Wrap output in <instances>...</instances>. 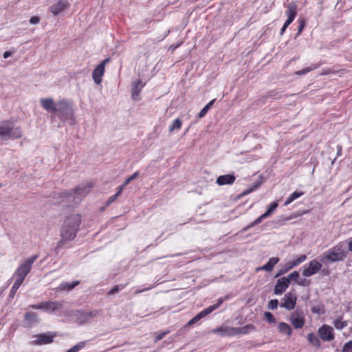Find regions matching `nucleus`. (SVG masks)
<instances>
[{
	"label": "nucleus",
	"instance_id": "53",
	"mask_svg": "<svg viewBox=\"0 0 352 352\" xmlns=\"http://www.w3.org/2000/svg\"><path fill=\"white\" fill-rule=\"evenodd\" d=\"M40 21V18L38 17V16H32L30 19V23L31 24H37Z\"/></svg>",
	"mask_w": 352,
	"mask_h": 352
},
{
	"label": "nucleus",
	"instance_id": "55",
	"mask_svg": "<svg viewBox=\"0 0 352 352\" xmlns=\"http://www.w3.org/2000/svg\"><path fill=\"white\" fill-rule=\"evenodd\" d=\"M287 265H288L289 268L292 269L293 267L298 265V263H296V261L294 260L292 262H289Z\"/></svg>",
	"mask_w": 352,
	"mask_h": 352
},
{
	"label": "nucleus",
	"instance_id": "61",
	"mask_svg": "<svg viewBox=\"0 0 352 352\" xmlns=\"http://www.w3.org/2000/svg\"><path fill=\"white\" fill-rule=\"evenodd\" d=\"M337 148H338L337 155L340 156V155H341V153H342V146L340 145H338L337 146Z\"/></svg>",
	"mask_w": 352,
	"mask_h": 352
},
{
	"label": "nucleus",
	"instance_id": "34",
	"mask_svg": "<svg viewBox=\"0 0 352 352\" xmlns=\"http://www.w3.org/2000/svg\"><path fill=\"white\" fill-rule=\"evenodd\" d=\"M334 327L338 329L342 330L347 326V322L342 320V318H338L333 322Z\"/></svg>",
	"mask_w": 352,
	"mask_h": 352
},
{
	"label": "nucleus",
	"instance_id": "32",
	"mask_svg": "<svg viewBox=\"0 0 352 352\" xmlns=\"http://www.w3.org/2000/svg\"><path fill=\"white\" fill-rule=\"evenodd\" d=\"M319 66V64H314L312 66L307 67L302 70L296 72V74L298 76L306 74L307 73L317 69Z\"/></svg>",
	"mask_w": 352,
	"mask_h": 352
},
{
	"label": "nucleus",
	"instance_id": "48",
	"mask_svg": "<svg viewBox=\"0 0 352 352\" xmlns=\"http://www.w3.org/2000/svg\"><path fill=\"white\" fill-rule=\"evenodd\" d=\"M289 270H290V268H289L288 265H287L285 268L280 270L276 273V274L275 275V278H278V277L282 276L283 274H284L286 272H287Z\"/></svg>",
	"mask_w": 352,
	"mask_h": 352
},
{
	"label": "nucleus",
	"instance_id": "13",
	"mask_svg": "<svg viewBox=\"0 0 352 352\" xmlns=\"http://www.w3.org/2000/svg\"><path fill=\"white\" fill-rule=\"evenodd\" d=\"M285 14L287 16V19L285 22V24L289 26L293 22L297 14V6L294 2H291L287 6Z\"/></svg>",
	"mask_w": 352,
	"mask_h": 352
},
{
	"label": "nucleus",
	"instance_id": "5",
	"mask_svg": "<svg viewBox=\"0 0 352 352\" xmlns=\"http://www.w3.org/2000/svg\"><path fill=\"white\" fill-rule=\"evenodd\" d=\"M22 136V131L19 127H14L10 122H3L0 124V138L2 140L20 138Z\"/></svg>",
	"mask_w": 352,
	"mask_h": 352
},
{
	"label": "nucleus",
	"instance_id": "47",
	"mask_svg": "<svg viewBox=\"0 0 352 352\" xmlns=\"http://www.w3.org/2000/svg\"><path fill=\"white\" fill-rule=\"evenodd\" d=\"M77 320L80 323H85V322H87L89 320V319L84 316V312H80V313L79 316H78V318H77Z\"/></svg>",
	"mask_w": 352,
	"mask_h": 352
},
{
	"label": "nucleus",
	"instance_id": "29",
	"mask_svg": "<svg viewBox=\"0 0 352 352\" xmlns=\"http://www.w3.org/2000/svg\"><path fill=\"white\" fill-rule=\"evenodd\" d=\"M303 194H304L303 192H298V191L294 192L287 199V200L285 201L284 205L285 206H287V205L290 204L292 201H294L295 199H296L299 198L300 197H301Z\"/></svg>",
	"mask_w": 352,
	"mask_h": 352
},
{
	"label": "nucleus",
	"instance_id": "23",
	"mask_svg": "<svg viewBox=\"0 0 352 352\" xmlns=\"http://www.w3.org/2000/svg\"><path fill=\"white\" fill-rule=\"evenodd\" d=\"M37 340H34L33 343L37 345L50 344L53 342V336L41 333L36 336Z\"/></svg>",
	"mask_w": 352,
	"mask_h": 352
},
{
	"label": "nucleus",
	"instance_id": "35",
	"mask_svg": "<svg viewBox=\"0 0 352 352\" xmlns=\"http://www.w3.org/2000/svg\"><path fill=\"white\" fill-rule=\"evenodd\" d=\"M12 278H16L14 283L17 284L18 285L21 286L23 283V280H25V277L20 274H16V272L12 275Z\"/></svg>",
	"mask_w": 352,
	"mask_h": 352
},
{
	"label": "nucleus",
	"instance_id": "22",
	"mask_svg": "<svg viewBox=\"0 0 352 352\" xmlns=\"http://www.w3.org/2000/svg\"><path fill=\"white\" fill-rule=\"evenodd\" d=\"M144 86V84L139 80L137 82H134L132 85V94L131 97L133 100H138L141 92L142 89Z\"/></svg>",
	"mask_w": 352,
	"mask_h": 352
},
{
	"label": "nucleus",
	"instance_id": "26",
	"mask_svg": "<svg viewBox=\"0 0 352 352\" xmlns=\"http://www.w3.org/2000/svg\"><path fill=\"white\" fill-rule=\"evenodd\" d=\"M79 283H80V281H78V280H74L71 283L65 282V283H61L59 286V288L61 290L70 291L72 289H74L76 286L79 285Z\"/></svg>",
	"mask_w": 352,
	"mask_h": 352
},
{
	"label": "nucleus",
	"instance_id": "56",
	"mask_svg": "<svg viewBox=\"0 0 352 352\" xmlns=\"http://www.w3.org/2000/svg\"><path fill=\"white\" fill-rule=\"evenodd\" d=\"M110 61L109 58H107L104 59L99 65H102L103 67H105V65Z\"/></svg>",
	"mask_w": 352,
	"mask_h": 352
},
{
	"label": "nucleus",
	"instance_id": "30",
	"mask_svg": "<svg viewBox=\"0 0 352 352\" xmlns=\"http://www.w3.org/2000/svg\"><path fill=\"white\" fill-rule=\"evenodd\" d=\"M278 204L276 201L272 202L269 206L265 211V213H263L267 217H269L272 215V214L275 211V210L277 208Z\"/></svg>",
	"mask_w": 352,
	"mask_h": 352
},
{
	"label": "nucleus",
	"instance_id": "31",
	"mask_svg": "<svg viewBox=\"0 0 352 352\" xmlns=\"http://www.w3.org/2000/svg\"><path fill=\"white\" fill-rule=\"evenodd\" d=\"M215 101V99L212 100L210 102H209L199 113V118H201L204 116H206L208 110L211 108V107L213 105L214 102Z\"/></svg>",
	"mask_w": 352,
	"mask_h": 352
},
{
	"label": "nucleus",
	"instance_id": "52",
	"mask_svg": "<svg viewBox=\"0 0 352 352\" xmlns=\"http://www.w3.org/2000/svg\"><path fill=\"white\" fill-rule=\"evenodd\" d=\"M257 187V186L256 185L254 188H250V189H248L245 191H243L241 194V197H243V196H245V195H247L248 194H250V192H252Z\"/></svg>",
	"mask_w": 352,
	"mask_h": 352
},
{
	"label": "nucleus",
	"instance_id": "16",
	"mask_svg": "<svg viewBox=\"0 0 352 352\" xmlns=\"http://www.w3.org/2000/svg\"><path fill=\"white\" fill-rule=\"evenodd\" d=\"M40 102L42 107L45 110L50 111L54 114L57 107V102H54L52 98H41Z\"/></svg>",
	"mask_w": 352,
	"mask_h": 352
},
{
	"label": "nucleus",
	"instance_id": "6",
	"mask_svg": "<svg viewBox=\"0 0 352 352\" xmlns=\"http://www.w3.org/2000/svg\"><path fill=\"white\" fill-rule=\"evenodd\" d=\"M223 301H224L223 298H219L217 300V302L215 304L206 308L205 309L201 311L200 313H199L197 315H196L195 317H193L191 320H190L188 322L187 325L190 326V325H192V324L197 323L201 318L206 317L208 314H211L213 311H214L215 309L219 308L221 305V304L223 303Z\"/></svg>",
	"mask_w": 352,
	"mask_h": 352
},
{
	"label": "nucleus",
	"instance_id": "3",
	"mask_svg": "<svg viewBox=\"0 0 352 352\" xmlns=\"http://www.w3.org/2000/svg\"><path fill=\"white\" fill-rule=\"evenodd\" d=\"M54 114L63 122H67L71 125L75 124L74 109L71 104L65 99L57 101V107Z\"/></svg>",
	"mask_w": 352,
	"mask_h": 352
},
{
	"label": "nucleus",
	"instance_id": "7",
	"mask_svg": "<svg viewBox=\"0 0 352 352\" xmlns=\"http://www.w3.org/2000/svg\"><path fill=\"white\" fill-rule=\"evenodd\" d=\"M223 301H224L223 298H219L217 300V302L215 304L206 308L205 309L201 311L200 313H199L197 315H196L195 317H193L191 320H190L188 322L187 325L190 326V325H192V324L197 323L201 318L206 317L208 314H211L213 311H214L215 309L219 308L221 305V304L223 303Z\"/></svg>",
	"mask_w": 352,
	"mask_h": 352
},
{
	"label": "nucleus",
	"instance_id": "42",
	"mask_svg": "<svg viewBox=\"0 0 352 352\" xmlns=\"http://www.w3.org/2000/svg\"><path fill=\"white\" fill-rule=\"evenodd\" d=\"M99 314V311L97 310H93L91 311L84 312V316L87 317L89 320L91 318L96 317Z\"/></svg>",
	"mask_w": 352,
	"mask_h": 352
},
{
	"label": "nucleus",
	"instance_id": "10",
	"mask_svg": "<svg viewBox=\"0 0 352 352\" xmlns=\"http://www.w3.org/2000/svg\"><path fill=\"white\" fill-rule=\"evenodd\" d=\"M318 336L324 342H330L334 339L333 329L329 325L323 324L318 331Z\"/></svg>",
	"mask_w": 352,
	"mask_h": 352
},
{
	"label": "nucleus",
	"instance_id": "54",
	"mask_svg": "<svg viewBox=\"0 0 352 352\" xmlns=\"http://www.w3.org/2000/svg\"><path fill=\"white\" fill-rule=\"evenodd\" d=\"M256 224L254 223V221L252 223H250V224H248L246 227H245L243 229V232H246L248 231V230H250V228H252V227L255 226Z\"/></svg>",
	"mask_w": 352,
	"mask_h": 352
},
{
	"label": "nucleus",
	"instance_id": "39",
	"mask_svg": "<svg viewBox=\"0 0 352 352\" xmlns=\"http://www.w3.org/2000/svg\"><path fill=\"white\" fill-rule=\"evenodd\" d=\"M169 332L170 331L168 330V331H162L160 333H156L154 342L156 343L158 341L161 340L165 336H166L168 333H169Z\"/></svg>",
	"mask_w": 352,
	"mask_h": 352
},
{
	"label": "nucleus",
	"instance_id": "46",
	"mask_svg": "<svg viewBox=\"0 0 352 352\" xmlns=\"http://www.w3.org/2000/svg\"><path fill=\"white\" fill-rule=\"evenodd\" d=\"M138 175H139L138 172H135L132 175H131L129 177H128L124 181V182L122 186L128 185L132 180L135 179L138 176Z\"/></svg>",
	"mask_w": 352,
	"mask_h": 352
},
{
	"label": "nucleus",
	"instance_id": "43",
	"mask_svg": "<svg viewBox=\"0 0 352 352\" xmlns=\"http://www.w3.org/2000/svg\"><path fill=\"white\" fill-rule=\"evenodd\" d=\"M19 285H18L17 284L14 283L13 284L10 291V294H9V297L10 298H14L15 294L16 293L17 290L19 289Z\"/></svg>",
	"mask_w": 352,
	"mask_h": 352
},
{
	"label": "nucleus",
	"instance_id": "58",
	"mask_svg": "<svg viewBox=\"0 0 352 352\" xmlns=\"http://www.w3.org/2000/svg\"><path fill=\"white\" fill-rule=\"evenodd\" d=\"M12 55V53L10 51H6L3 53V56L4 58H8Z\"/></svg>",
	"mask_w": 352,
	"mask_h": 352
},
{
	"label": "nucleus",
	"instance_id": "19",
	"mask_svg": "<svg viewBox=\"0 0 352 352\" xmlns=\"http://www.w3.org/2000/svg\"><path fill=\"white\" fill-rule=\"evenodd\" d=\"M63 307V303L59 301H45L44 302V307L46 311L55 312Z\"/></svg>",
	"mask_w": 352,
	"mask_h": 352
},
{
	"label": "nucleus",
	"instance_id": "64",
	"mask_svg": "<svg viewBox=\"0 0 352 352\" xmlns=\"http://www.w3.org/2000/svg\"><path fill=\"white\" fill-rule=\"evenodd\" d=\"M305 281H306V279H304V281H302L301 283H299V285H305Z\"/></svg>",
	"mask_w": 352,
	"mask_h": 352
},
{
	"label": "nucleus",
	"instance_id": "49",
	"mask_svg": "<svg viewBox=\"0 0 352 352\" xmlns=\"http://www.w3.org/2000/svg\"><path fill=\"white\" fill-rule=\"evenodd\" d=\"M30 307L34 309H42L44 307V302H42L39 304L31 305Z\"/></svg>",
	"mask_w": 352,
	"mask_h": 352
},
{
	"label": "nucleus",
	"instance_id": "8",
	"mask_svg": "<svg viewBox=\"0 0 352 352\" xmlns=\"http://www.w3.org/2000/svg\"><path fill=\"white\" fill-rule=\"evenodd\" d=\"M38 257V255H33L29 258L24 261L22 263L19 265L18 268L16 270L15 272H16V274H20L23 276L26 277V276L30 272L32 265Z\"/></svg>",
	"mask_w": 352,
	"mask_h": 352
},
{
	"label": "nucleus",
	"instance_id": "11",
	"mask_svg": "<svg viewBox=\"0 0 352 352\" xmlns=\"http://www.w3.org/2000/svg\"><path fill=\"white\" fill-rule=\"evenodd\" d=\"M322 267L321 263L316 259H313L309 263L307 267H305L302 271V275L306 277L311 276L318 273L321 270Z\"/></svg>",
	"mask_w": 352,
	"mask_h": 352
},
{
	"label": "nucleus",
	"instance_id": "28",
	"mask_svg": "<svg viewBox=\"0 0 352 352\" xmlns=\"http://www.w3.org/2000/svg\"><path fill=\"white\" fill-rule=\"evenodd\" d=\"M307 340L308 342L314 346L320 347V339L314 335V333H309L307 334Z\"/></svg>",
	"mask_w": 352,
	"mask_h": 352
},
{
	"label": "nucleus",
	"instance_id": "62",
	"mask_svg": "<svg viewBox=\"0 0 352 352\" xmlns=\"http://www.w3.org/2000/svg\"><path fill=\"white\" fill-rule=\"evenodd\" d=\"M311 311L313 313H318L320 311V308L318 307H313Z\"/></svg>",
	"mask_w": 352,
	"mask_h": 352
},
{
	"label": "nucleus",
	"instance_id": "50",
	"mask_svg": "<svg viewBox=\"0 0 352 352\" xmlns=\"http://www.w3.org/2000/svg\"><path fill=\"white\" fill-rule=\"evenodd\" d=\"M307 259V256L305 254H302L298 258L295 259L296 263H298V265L300 264L301 263L304 262Z\"/></svg>",
	"mask_w": 352,
	"mask_h": 352
},
{
	"label": "nucleus",
	"instance_id": "33",
	"mask_svg": "<svg viewBox=\"0 0 352 352\" xmlns=\"http://www.w3.org/2000/svg\"><path fill=\"white\" fill-rule=\"evenodd\" d=\"M182 122L179 118L175 119L173 124L169 126V132H173L175 130L180 129Z\"/></svg>",
	"mask_w": 352,
	"mask_h": 352
},
{
	"label": "nucleus",
	"instance_id": "44",
	"mask_svg": "<svg viewBox=\"0 0 352 352\" xmlns=\"http://www.w3.org/2000/svg\"><path fill=\"white\" fill-rule=\"evenodd\" d=\"M342 352H352V340L344 344L342 347Z\"/></svg>",
	"mask_w": 352,
	"mask_h": 352
},
{
	"label": "nucleus",
	"instance_id": "38",
	"mask_svg": "<svg viewBox=\"0 0 352 352\" xmlns=\"http://www.w3.org/2000/svg\"><path fill=\"white\" fill-rule=\"evenodd\" d=\"M265 318L266 320L270 324L276 323V319L274 317L273 314L270 312L266 311L264 314Z\"/></svg>",
	"mask_w": 352,
	"mask_h": 352
},
{
	"label": "nucleus",
	"instance_id": "60",
	"mask_svg": "<svg viewBox=\"0 0 352 352\" xmlns=\"http://www.w3.org/2000/svg\"><path fill=\"white\" fill-rule=\"evenodd\" d=\"M287 27H288V25H286V24L284 23L283 26L282 27V28L280 30V34L281 35H283L284 34V32L286 30Z\"/></svg>",
	"mask_w": 352,
	"mask_h": 352
},
{
	"label": "nucleus",
	"instance_id": "14",
	"mask_svg": "<svg viewBox=\"0 0 352 352\" xmlns=\"http://www.w3.org/2000/svg\"><path fill=\"white\" fill-rule=\"evenodd\" d=\"M289 284V280L286 278L285 276L282 277L277 280L276 283L274 286V294L276 295H281L283 294L286 289L288 288Z\"/></svg>",
	"mask_w": 352,
	"mask_h": 352
},
{
	"label": "nucleus",
	"instance_id": "45",
	"mask_svg": "<svg viewBox=\"0 0 352 352\" xmlns=\"http://www.w3.org/2000/svg\"><path fill=\"white\" fill-rule=\"evenodd\" d=\"M299 25L298 28V34H300L305 27V21L304 19H298Z\"/></svg>",
	"mask_w": 352,
	"mask_h": 352
},
{
	"label": "nucleus",
	"instance_id": "9",
	"mask_svg": "<svg viewBox=\"0 0 352 352\" xmlns=\"http://www.w3.org/2000/svg\"><path fill=\"white\" fill-rule=\"evenodd\" d=\"M289 320L295 329L302 328L305 323L303 311L298 309L293 311Z\"/></svg>",
	"mask_w": 352,
	"mask_h": 352
},
{
	"label": "nucleus",
	"instance_id": "51",
	"mask_svg": "<svg viewBox=\"0 0 352 352\" xmlns=\"http://www.w3.org/2000/svg\"><path fill=\"white\" fill-rule=\"evenodd\" d=\"M267 218L264 214H263L262 215H261L259 217H258L257 219H256L254 220V223H256V225L259 224L260 223H261V221Z\"/></svg>",
	"mask_w": 352,
	"mask_h": 352
},
{
	"label": "nucleus",
	"instance_id": "4",
	"mask_svg": "<svg viewBox=\"0 0 352 352\" xmlns=\"http://www.w3.org/2000/svg\"><path fill=\"white\" fill-rule=\"evenodd\" d=\"M91 186L90 184L80 185L72 190L60 192V197L77 204L89 192Z\"/></svg>",
	"mask_w": 352,
	"mask_h": 352
},
{
	"label": "nucleus",
	"instance_id": "41",
	"mask_svg": "<svg viewBox=\"0 0 352 352\" xmlns=\"http://www.w3.org/2000/svg\"><path fill=\"white\" fill-rule=\"evenodd\" d=\"M278 301L277 299L270 300L268 302L267 307L269 309L274 310L277 308Z\"/></svg>",
	"mask_w": 352,
	"mask_h": 352
},
{
	"label": "nucleus",
	"instance_id": "21",
	"mask_svg": "<svg viewBox=\"0 0 352 352\" xmlns=\"http://www.w3.org/2000/svg\"><path fill=\"white\" fill-rule=\"evenodd\" d=\"M278 261L279 258L278 257H272L269 259L268 262L266 264L261 267H257L256 270V272H258L260 270L271 272L273 270L275 265H276Z\"/></svg>",
	"mask_w": 352,
	"mask_h": 352
},
{
	"label": "nucleus",
	"instance_id": "63",
	"mask_svg": "<svg viewBox=\"0 0 352 352\" xmlns=\"http://www.w3.org/2000/svg\"><path fill=\"white\" fill-rule=\"evenodd\" d=\"M305 281H306V279H304V281H302L301 283H299V285H305Z\"/></svg>",
	"mask_w": 352,
	"mask_h": 352
},
{
	"label": "nucleus",
	"instance_id": "1",
	"mask_svg": "<svg viewBox=\"0 0 352 352\" xmlns=\"http://www.w3.org/2000/svg\"><path fill=\"white\" fill-rule=\"evenodd\" d=\"M80 222L81 216L79 214L67 217L60 230L61 239L58 243V248L63 247L67 241H72L76 237Z\"/></svg>",
	"mask_w": 352,
	"mask_h": 352
},
{
	"label": "nucleus",
	"instance_id": "18",
	"mask_svg": "<svg viewBox=\"0 0 352 352\" xmlns=\"http://www.w3.org/2000/svg\"><path fill=\"white\" fill-rule=\"evenodd\" d=\"M236 179L234 174L220 175L217 179V184L219 186L232 184Z\"/></svg>",
	"mask_w": 352,
	"mask_h": 352
},
{
	"label": "nucleus",
	"instance_id": "40",
	"mask_svg": "<svg viewBox=\"0 0 352 352\" xmlns=\"http://www.w3.org/2000/svg\"><path fill=\"white\" fill-rule=\"evenodd\" d=\"M124 285H117L115 287H113L109 292L108 295H113L116 293H118L119 291L124 289Z\"/></svg>",
	"mask_w": 352,
	"mask_h": 352
},
{
	"label": "nucleus",
	"instance_id": "59",
	"mask_svg": "<svg viewBox=\"0 0 352 352\" xmlns=\"http://www.w3.org/2000/svg\"><path fill=\"white\" fill-rule=\"evenodd\" d=\"M153 287H147V288H144L143 289H140V290H138L135 292V294H140L142 292H144L145 291H148L149 289H151Z\"/></svg>",
	"mask_w": 352,
	"mask_h": 352
},
{
	"label": "nucleus",
	"instance_id": "57",
	"mask_svg": "<svg viewBox=\"0 0 352 352\" xmlns=\"http://www.w3.org/2000/svg\"><path fill=\"white\" fill-rule=\"evenodd\" d=\"M348 246H349V249L347 251L352 252V238L349 239Z\"/></svg>",
	"mask_w": 352,
	"mask_h": 352
},
{
	"label": "nucleus",
	"instance_id": "2",
	"mask_svg": "<svg viewBox=\"0 0 352 352\" xmlns=\"http://www.w3.org/2000/svg\"><path fill=\"white\" fill-rule=\"evenodd\" d=\"M348 255V251L343 243L327 250L321 256V262L324 264H329L343 261Z\"/></svg>",
	"mask_w": 352,
	"mask_h": 352
},
{
	"label": "nucleus",
	"instance_id": "20",
	"mask_svg": "<svg viewBox=\"0 0 352 352\" xmlns=\"http://www.w3.org/2000/svg\"><path fill=\"white\" fill-rule=\"evenodd\" d=\"M104 73V67L102 65H97V67L94 69L92 73V78L94 82L99 85L102 82V76Z\"/></svg>",
	"mask_w": 352,
	"mask_h": 352
},
{
	"label": "nucleus",
	"instance_id": "37",
	"mask_svg": "<svg viewBox=\"0 0 352 352\" xmlns=\"http://www.w3.org/2000/svg\"><path fill=\"white\" fill-rule=\"evenodd\" d=\"M299 278V273L297 271L292 272L290 274H289L286 278L289 280V284L292 280L297 281Z\"/></svg>",
	"mask_w": 352,
	"mask_h": 352
},
{
	"label": "nucleus",
	"instance_id": "12",
	"mask_svg": "<svg viewBox=\"0 0 352 352\" xmlns=\"http://www.w3.org/2000/svg\"><path fill=\"white\" fill-rule=\"evenodd\" d=\"M297 297L295 294L292 292L287 293L282 299L280 307L290 311L294 309L296 305Z\"/></svg>",
	"mask_w": 352,
	"mask_h": 352
},
{
	"label": "nucleus",
	"instance_id": "24",
	"mask_svg": "<svg viewBox=\"0 0 352 352\" xmlns=\"http://www.w3.org/2000/svg\"><path fill=\"white\" fill-rule=\"evenodd\" d=\"M24 319L25 322L28 323V326H32L33 324L40 322L38 314L32 311L26 312L24 316Z\"/></svg>",
	"mask_w": 352,
	"mask_h": 352
},
{
	"label": "nucleus",
	"instance_id": "17",
	"mask_svg": "<svg viewBox=\"0 0 352 352\" xmlns=\"http://www.w3.org/2000/svg\"><path fill=\"white\" fill-rule=\"evenodd\" d=\"M68 6V2L65 0H60L56 3L50 6V9L51 12L54 15H58L63 10H64Z\"/></svg>",
	"mask_w": 352,
	"mask_h": 352
},
{
	"label": "nucleus",
	"instance_id": "15",
	"mask_svg": "<svg viewBox=\"0 0 352 352\" xmlns=\"http://www.w3.org/2000/svg\"><path fill=\"white\" fill-rule=\"evenodd\" d=\"M213 333H220L221 336H235L234 327L228 326H221L212 330Z\"/></svg>",
	"mask_w": 352,
	"mask_h": 352
},
{
	"label": "nucleus",
	"instance_id": "25",
	"mask_svg": "<svg viewBox=\"0 0 352 352\" xmlns=\"http://www.w3.org/2000/svg\"><path fill=\"white\" fill-rule=\"evenodd\" d=\"M256 327L253 324H247L243 327H234L235 336L239 334H247L250 331H254Z\"/></svg>",
	"mask_w": 352,
	"mask_h": 352
},
{
	"label": "nucleus",
	"instance_id": "27",
	"mask_svg": "<svg viewBox=\"0 0 352 352\" xmlns=\"http://www.w3.org/2000/svg\"><path fill=\"white\" fill-rule=\"evenodd\" d=\"M278 330L280 333L286 334L288 336H291L292 333V329L290 326L283 322H281L278 324Z\"/></svg>",
	"mask_w": 352,
	"mask_h": 352
},
{
	"label": "nucleus",
	"instance_id": "36",
	"mask_svg": "<svg viewBox=\"0 0 352 352\" xmlns=\"http://www.w3.org/2000/svg\"><path fill=\"white\" fill-rule=\"evenodd\" d=\"M122 189H123V186H120V187L118 188V190L117 192H116L115 195H113L111 196V197L109 198V199H108V201H107V205L111 204V203H113V201L117 199V197H118L121 194V192H122Z\"/></svg>",
	"mask_w": 352,
	"mask_h": 352
}]
</instances>
